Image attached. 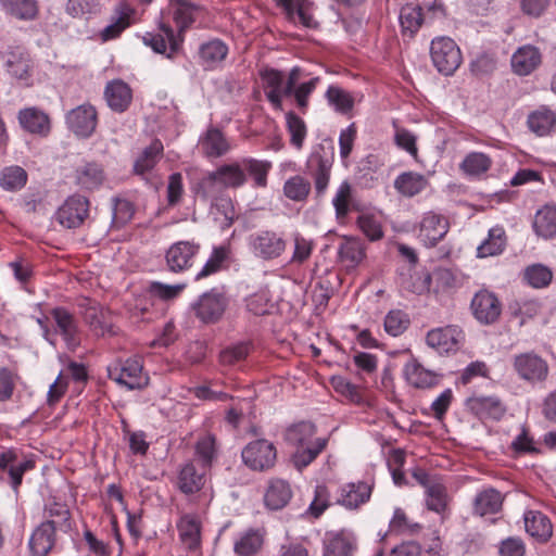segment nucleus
I'll use <instances>...</instances> for the list:
<instances>
[{
	"label": "nucleus",
	"mask_w": 556,
	"mask_h": 556,
	"mask_svg": "<svg viewBox=\"0 0 556 556\" xmlns=\"http://www.w3.org/2000/svg\"><path fill=\"white\" fill-rule=\"evenodd\" d=\"M198 11L199 7L188 0H170V13L177 30L168 23L160 22L156 31L142 36V42L153 52L174 61L182 51L185 33L195 22Z\"/></svg>",
	"instance_id": "f257e3e1"
},
{
	"label": "nucleus",
	"mask_w": 556,
	"mask_h": 556,
	"mask_svg": "<svg viewBox=\"0 0 556 556\" xmlns=\"http://www.w3.org/2000/svg\"><path fill=\"white\" fill-rule=\"evenodd\" d=\"M316 433L317 427L309 420H301L287 427L285 440L289 445L296 447L292 454L296 469L306 468L326 448L328 439L315 438Z\"/></svg>",
	"instance_id": "f03ea898"
},
{
	"label": "nucleus",
	"mask_w": 556,
	"mask_h": 556,
	"mask_svg": "<svg viewBox=\"0 0 556 556\" xmlns=\"http://www.w3.org/2000/svg\"><path fill=\"white\" fill-rule=\"evenodd\" d=\"M229 305V296L225 287H214L202 294L190 304L194 316L205 325L218 323Z\"/></svg>",
	"instance_id": "7ed1b4c3"
},
{
	"label": "nucleus",
	"mask_w": 556,
	"mask_h": 556,
	"mask_svg": "<svg viewBox=\"0 0 556 556\" xmlns=\"http://www.w3.org/2000/svg\"><path fill=\"white\" fill-rule=\"evenodd\" d=\"M37 456L26 453L23 448L11 446L0 451V471L8 473V482L12 490L18 491L23 477L36 468Z\"/></svg>",
	"instance_id": "20e7f679"
},
{
	"label": "nucleus",
	"mask_w": 556,
	"mask_h": 556,
	"mask_svg": "<svg viewBox=\"0 0 556 556\" xmlns=\"http://www.w3.org/2000/svg\"><path fill=\"white\" fill-rule=\"evenodd\" d=\"M248 248L258 260L269 262L279 258L287 250V240L281 232L263 229L251 233Z\"/></svg>",
	"instance_id": "39448f33"
},
{
	"label": "nucleus",
	"mask_w": 556,
	"mask_h": 556,
	"mask_svg": "<svg viewBox=\"0 0 556 556\" xmlns=\"http://www.w3.org/2000/svg\"><path fill=\"white\" fill-rule=\"evenodd\" d=\"M333 150L331 141L328 147L320 143L314 148L307 157L306 167L314 179L317 195H323L328 188L334 157Z\"/></svg>",
	"instance_id": "423d86ee"
},
{
	"label": "nucleus",
	"mask_w": 556,
	"mask_h": 556,
	"mask_svg": "<svg viewBox=\"0 0 556 556\" xmlns=\"http://www.w3.org/2000/svg\"><path fill=\"white\" fill-rule=\"evenodd\" d=\"M430 56L433 66L445 76L453 75L463 62L459 47L452 38L446 36L432 39Z\"/></svg>",
	"instance_id": "0eeeda50"
},
{
	"label": "nucleus",
	"mask_w": 556,
	"mask_h": 556,
	"mask_svg": "<svg viewBox=\"0 0 556 556\" xmlns=\"http://www.w3.org/2000/svg\"><path fill=\"white\" fill-rule=\"evenodd\" d=\"M243 464L253 471H267L277 460V450L273 442L256 439L249 442L241 451Z\"/></svg>",
	"instance_id": "6e6552de"
},
{
	"label": "nucleus",
	"mask_w": 556,
	"mask_h": 556,
	"mask_svg": "<svg viewBox=\"0 0 556 556\" xmlns=\"http://www.w3.org/2000/svg\"><path fill=\"white\" fill-rule=\"evenodd\" d=\"M5 72L24 86L31 85L34 61L25 47H9L2 53Z\"/></svg>",
	"instance_id": "1a4fd4ad"
},
{
	"label": "nucleus",
	"mask_w": 556,
	"mask_h": 556,
	"mask_svg": "<svg viewBox=\"0 0 556 556\" xmlns=\"http://www.w3.org/2000/svg\"><path fill=\"white\" fill-rule=\"evenodd\" d=\"M78 307L85 324L93 334L101 337L117 334L111 321V313L97 301L85 298L79 301Z\"/></svg>",
	"instance_id": "9d476101"
},
{
	"label": "nucleus",
	"mask_w": 556,
	"mask_h": 556,
	"mask_svg": "<svg viewBox=\"0 0 556 556\" xmlns=\"http://www.w3.org/2000/svg\"><path fill=\"white\" fill-rule=\"evenodd\" d=\"M89 207L88 198L78 193L72 194L56 210L54 219L66 229L79 228L89 216Z\"/></svg>",
	"instance_id": "9b49d317"
},
{
	"label": "nucleus",
	"mask_w": 556,
	"mask_h": 556,
	"mask_svg": "<svg viewBox=\"0 0 556 556\" xmlns=\"http://www.w3.org/2000/svg\"><path fill=\"white\" fill-rule=\"evenodd\" d=\"M466 412L479 420H501L506 414V406L502 400L495 395L483 396L472 394L464 403Z\"/></svg>",
	"instance_id": "f8f14e48"
},
{
	"label": "nucleus",
	"mask_w": 556,
	"mask_h": 556,
	"mask_svg": "<svg viewBox=\"0 0 556 556\" xmlns=\"http://www.w3.org/2000/svg\"><path fill=\"white\" fill-rule=\"evenodd\" d=\"M199 250L200 245L192 241L173 243L165 252L166 268L174 274H180L190 269Z\"/></svg>",
	"instance_id": "ddd939ff"
},
{
	"label": "nucleus",
	"mask_w": 556,
	"mask_h": 556,
	"mask_svg": "<svg viewBox=\"0 0 556 556\" xmlns=\"http://www.w3.org/2000/svg\"><path fill=\"white\" fill-rule=\"evenodd\" d=\"M55 324V333L60 334L70 351H75L81 342V333L75 316L65 307H55L51 311Z\"/></svg>",
	"instance_id": "4468645a"
},
{
	"label": "nucleus",
	"mask_w": 556,
	"mask_h": 556,
	"mask_svg": "<svg viewBox=\"0 0 556 556\" xmlns=\"http://www.w3.org/2000/svg\"><path fill=\"white\" fill-rule=\"evenodd\" d=\"M275 4L285 14L288 22L299 23L306 27L315 29L318 22L314 18V2L311 0H274Z\"/></svg>",
	"instance_id": "2eb2a0df"
},
{
	"label": "nucleus",
	"mask_w": 556,
	"mask_h": 556,
	"mask_svg": "<svg viewBox=\"0 0 556 556\" xmlns=\"http://www.w3.org/2000/svg\"><path fill=\"white\" fill-rule=\"evenodd\" d=\"M66 124L76 136L90 137L98 124L96 108L89 103L78 105L66 114Z\"/></svg>",
	"instance_id": "dca6fc26"
},
{
	"label": "nucleus",
	"mask_w": 556,
	"mask_h": 556,
	"mask_svg": "<svg viewBox=\"0 0 556 556\" xmlns=\"http://www.w3.org/2000/svg\"><path fill=\"white\" fill-rule=\"evenodd\" d=\"M45 520H52L53 528L63 533L74 530L76 523L66 501L59 495L49 496L43 505Z\"/></svg>",
	"instance_id": "f3484780"
},
{
	"label": "nucleus",
	"mask_w": 556,
	"mask_h": 556,
	"mask_svg": "<svg viewBox=\"0 0 556 556\" xmlns=\"http://www.w3.org/2000/svg\"><path fill=\"white\" fill-rule=\"evenodd\" d=\"M52 520H42L31 532L28 540L30 556H49L58 542V529L53 528Z\"/></svg>",
	"instance_id": "a211bd4d"
},
{
	"label": "nucleus",
	"mask_w": 556,
	"mask_h": 556,
	"mask_svg": "<svg viewBox=\"0 0 556 556\" xmlns=\"http://www.w3.org/2000/svg\"><path fill=\"white\" fill-rule=\"evenodd\" d=\"M448 228L450 224L444 215L430 211L420 220L418 237L426 247H434L445 237Z\"/></svg>",
	"instance_id": "6ab92c4d"
},
{
	"label": "nucleus",
	"mask_w": 556,
	"mask_h": 556,
	"mask_svg": "<svg viewBox=\"0 0 556 556\" xmlns=\"http://www.w3.org/2000/svg\"><path fill=\"white\" fill-rule=\"evenodd\" d=\"M470 307L475 318L484 325L495 323L502 312L500 300L488 290L478 291L471 300Z\"/></svg>",
	"instance_id": "aec40b11"
},
{
	"label": "nucleus",
	"mask_w": 556,
	"mask_h": 556,
	"mask_svg": "<svg viewBox=\"0 0 556 556\" xmlns=\"http://www.w3.org/2000/svg\"><path fill=\"white\" fill-rule=\"evenodd\" d=\"M513 365L519 378L527 381H543L548 374L547 363L533 352L516 355Z\"/></svg>",
	"instance_id": "412c9836"
},
{
	"label": "nucleus",
	"mask_w": 556,
	"mask_h": 556,
	"mask_svg": "<svg viewBox=\"0 0 556 556\" xmlns=\"http://www.w3.org/2000/svg\"><path fill=\"white\" fill-rule=\"evenodd\" d=\"M17 121L21 128L30 135L45 138L51 132L50 116L37 106H28L20 110Z\"/></svg>",
	"instance_id": "4be33fe9"
},
{
	"label": "nucleus",
	"mask_w": 556,
	"mask_h": 556,
	"mask_svg": "<svg viewBox=\"0 0 556 556\" xmlns=\"http://www.w3.org/2000/svg\"><path fill=\"white\" fill-rule=\"evenodd\" d=\"M258 75L268 102L275 110H282V98L286 97V76L283 72L273 67H264L260 71Z\"/></svg>",
	"instance_id": "5701e85b"
},
{
	"label": "nucleus",
	"mask_w": 556,
	"mask_h": 556,
	"mask_svg": "<svg viewBox=\"0 0 556 556\" xmlns=\"http://www.w3.org/2000/svg\"><path fill=\"white\" fill-rule=\"evenodd\" d=\"M163 150L164 147L162 141L154 139L147 148L142 150L134 163V174L140 176L141 179L150 186H154L151 172L161 160Z\"/></svg>",
	"instance_id": "b1692460"
},
{
	"label": "nucleus",
	"mask_w": 556,
	"mask_h": 556,
	"mask_svg": "<svg viewBox=\"0 0 556 556\" xmlns=\"http://www.w3.org/2000/svg\"><path fill=\"white\" fill-rule=\"evenodd\" d=\"M205 484V470L199 471L193 459H188L180 465L177 472L176 486L184 495L199 493Z\"/></svg>",
	"instance_id": "393cba45"
},
{
	"label": "nucleus",
	"mask_w": 556,
	"mask_h": 556,
	"mask_svg": "<svg viewBox=\"0 0 556 556\" xmlns=\"http://www.w3.org/2000/svg\"><path fill=\"white\" fill-rule=\"evenodd\" d=\"M527 534L539 544L547 543L553 535V525L549 517L540 510L528 509L523 513Z\"/></svg>",
	"instance_id": "a878e982"
},
{
	"label": "nucleus",
	"mask_w": 556,
	"mask_h": 556,
	"mask_svg": "<svg viewBox=\"0 0 556 556\" xmlns=\"http://www.w3.org/2000/svg\"><path fill=\"white\" fill-rule=\"evenodd\" d=\"M356 548L355 538L345 530L329 531L323 540V556H353Z\"/></svg>",
	"instance_id": "bb28decb"
},
{
	"label": "nucleus",
	"mask_w": 556,
	"mask_h": 556,
	"mask_svg": "<svg viewBox=\"0 0 556 556\" xmlns=\"http://www.w3.org/2000/svg\"><path fill=\"white\" fill-rule=\"evenodd\" d=\"M542 63L540 49L532 45L519 47L511 55L510 65L513 72L518 76L532 74Z\"/></svg>",
	"instance_id": "cd10ccee"
},
{
	"label": "nucleus",
	"mask_w": 556,
	"mask_h": 556,
	"mask_svg": "<svg viewBox=\"0 0 556 556\" xmlns=\"http://www.w3.org/2000/svg\"><path fill=\"white\" fill-rule=\"evenodd\" d=\"M135 10L126 2H121L114 9V15L111 22L100 33L99 38L102 42H108L121 37V35L131 25V17Z\"/></svg>",
	"instance_id": "c85d7f7f"
},
{
	"label": "nucleus",
	"mask_w": 556,
	"mask_h": 556,
	"mask_svg": "<svg viewBox=\"0 0 556 556\" xmlns=\"http://www.w3.org/2000/svg\"><path fill=\"white\" fill-rule=\"evenodd\" d=\"M338 401L344 404L374 407L376 397L366 384H331Z\"/></svg>",
	"instance_id": "c756f323"
},
{
	"label": "nucleus",
	"mask_w": 556,
	"mask_h": 556,
	"mask_svg": "<svg viewBox=\"0 0 556 556\" xmlns=\"http://www.w3.org/2000/svg\"><path fill=\"white\" fill-rule=\"evenodd\" d=\"M293 492L290 483L281 478H271L264 493V505L268 510L285 508L291 501Z\"/></svg>",
	"instance_id": "7c9ffc66"
},
{
	"label": "nucleus",
	"mask_w": 556,
	"mask_h": 556,
	"mask_svg": "<svg viewBox=\"0 0 556 556\" xmlns=\"http://www.w3.org/2000/svg\"><path fill=\"white\" fill-rule=\"evenodd\" d=\"M504 495L495 488L479 491L472 502V515L484 518L500 514L503 509Z\"/></svg>",
	"instance_id": "2f4dec72"
},
{
	"label": "nucleus",
	"mask_w": 556,
	"mask_h": 556,
	"mask_svg": "<svg viewBox=\"0 0 556 556\" xmlns=\"http://www.w3.org/2000/svg\"><path fill=\"white\" fill-rule=\"evenodd\" d=\"M462 339V330L457 327L447 326L432 329L427 333V343L439 353H448L456 350Z\"/></svg>",
	"instance_id": "473e14b6"
},
{
	"label": "nucleus",
	"mask_w": 556,
	"mask_h": 556,
	"mask_svg": "<svg viewBox=\"0 0 556 556\" xmlns=\"http://www.w3.org/2000/svg\"><path fill=\"white\" fill-rule=\"evenodd\" d=\"M104 97L108 105L117 113L125 112L132 101V90L125 81L115 79L108 83Z\"/></svg>",
	"instance_id": "72a5a7b5"
},
{
	"label": "nucleus",
	"mask_w": 556,
	"mask_h": 556,
	"mask_svg": "<svg viewBox=\"0 0 556 556\" xmlns=\"http://www.w3.org/2000/svg\"><path fill=\"white\" fill-rule=\"evenodd\" d=\"M265 530L249 528L239 534L233 543L237 556H255L262 549L265 541Z\"/></svg>",
	"instance_id": "f704fd0d"
},
{
	"label": "nucleus",
	"mask_w": 556,
	"mask_h": 556,
	"mask_svg": "<svg viewBox=\"0 0 556 556\" xmlns=\"http://www.w3.org/2000/svg\"><path fill=\"white\" fill-rule=\"evenodd\" d=\"M105 180L103 167L96 162H87L75 170V184L83 190L99 189Z\"/></svg>",
	"instance_id": "c9c22d12"
},
{
	"label": "nucleus",
	"mask_w": 556,
	"mask_h": 556,
	"mask_svg": "<svg viewBox=\"0 0 556 556\" xmlns=\"http://www.w3.org/2000/svg\"><path fill=\"white\" fill-rule=\"evenodd\" d=\"M527 126L539 137L547 136L556 126V113L547 105H540L528 114Z\"/></svg>",
	"instance_id": "e433bc0d"
},
{
	"label": "nucleus",
	"mask_w": 556,
	"mask_h": 556,
	"mask_svg": "<svg viewBox=\"0 0 556 556\" xmlns=\"http://www.w3.org/2000/svg\"><path fill=\"white\" fill-rule=\"evenodd\" d=\"M142 369L141 358L137 356L114 361L106 368L109 379L114 382H127L128 379L138 378Z\"/></svg>",
	"instance_id": "4c0bfd02"
},
{
	"label": "nucleus",
	"mask_w": 556,
	"mask_h": 556,
	"mask_svg": "<svg viewBox=\"0 0 556 556\" xmlns=\"http://www.w3.org/2000/svg\"><path fill=\"white\" fill-rule=\"evenodd\" d=\"M177 530L180 541L187 549L194 552L201 547V522L195 516L186 514L177 521Z\"/></svg>",
	"instance_id": "58836bf2"
},
{
	"label": "nucleus",
	"mask_w": 556,
	"mask_h": 556,
	"mask_svg": "<svg viewBox=\"0 0 556 556\" xmlns=\"http://www.w3.org/2000/svg\"><path fill=\"white\" fill-rule=\"evenodd\" d=\"M228 46L220 39L203 42L199 48L200 64L204 70L216 68L227 56Z\"/></svg>",
	"instance_id": "ea45409f"
},
{
	"label": "nucleus",
	"mask_w": 556,
	"mask_h": 556,
	"mask_svg": "<svg viewBox=\"0 0 556 556\" xmlns=\"http://www.w3.org/2000/svg\"><path fill=\"white\" fill-rule=\"evenodd\" d=\"M429 186L427 177L416 172L401 173L394 180V189L403 197L413 198Z\"/></svg>",
	"instance_id": "a19ab883"
},
{
	"label": "nucleus",
	"mask_w": 556,
	"mask_h": 556,
	"mask_svg": "<svg viewBox=\"0 0 556 556\" xmlns=\"http://www.w3.org/2000/svg\"><path fill=\"white\" fill-rule=\"evenodd\" d=\"M218 457V446L216 437L213 433H206L198 438L194 444V459L202 469H211Z\"/></svg>",
	"instance_id": "79ce46f5"
},
{
	"label": "nucleus",
	"mask_w": 556,
	"mask_h": 556,
	"mask_svg": "<svg viewBox=\"0 0 556 556\" xmlns=\"http://www.w3.org/2000/svg\"><path fill=\"white\" fill-rule=\"evenodd\" d=\"M200 148L205 156L219 157L229 151L230 146L219 129L211 127L201 137Z\"/></svg>",
	"instance_id": "37998d69"
},
{
	"label": "nucleus",
	"mask_w": 556,
	"mask_h": 556,
	"mask_svg": "<svg viewBox=\"0 0 556 556\" xmlns=\"http://www.w3.org/2000/svg\"><path fill=\"white\" fill-rule=\"evenodd\" d=\"M365 247L359 239L344 238L338 249L339 261L348 269L356 268L364 260Z\"/></svg>",
	"instance_id": "c03bdc74"
},
{
	"label": "nucleus",
	"mask_w": 556,
	"mask_h": 556,
	"mask_svg": "<svg viewBox=\"0 0 556 556\" xmlns=\"http://www.w3.org/2000/svg\"><path fill=\"white\" fill-rule=\"evenodd\" d=\"M399 18L402 34L413 38L425 22L424 8L418 3H406L401 8Z\"/></svg>",
	"instance_id": "a18cd8bd"
},
{
	"label": "nucleus",
	"mask_w": 556,
	"mask_h": 556,
	"mask_svg": "<svg viewBox=\"0 0 556 556\" xmlns=\"http://www.w3.org/2000/svg\"><path fill=\"white\" fill-rule=\"evenodd\" d=\"M507 244V236L502 226L492 227L486 239L477 248V256L480 258L496 256L504 252Z\"/></svg>",
	"instance_id": "49530a36"
},
{
	"label": "nucleus",
	"mask_w": 556,
	"mask_h": 556,
	"mask_svg": "<svg viewBox=\"0 0 556 556\" xmlns=\"http://www.w3.org/2000/svg\"><path fill=\"white\" fill-rule=\"evenodd\" d=\"M492 159L482 152L468 153L459 164L460 170L468 177L481 178L492 167Z\"/></svg>",
	"instance_id": "de8ad7c7"
},
{
	"label": "nucleus",
	"mask_w": 556,
	"mask_h": 556,
	"mask_svg": "<svg viewBox=\"0 0 556 556\" xmlns=\"http://www.w3.org/2000/svg\"><path fill=\"white\" fill-rule=\"evenodd\" d=\"M2 10L21 21H33L39 13L37 0H0Z\"/></svg>",
	"instance_id": "09e8293b"
},
{
	"label": "nucleus",
	"mask_w": 556,
	"mask_h": 556,
	"mask_svg": "<svg viewBox=\"0 0 556 556\" xmlns=\"http://www.w3.org/2000/svg\"><path fill=\"white\" fill-rule=\"evenodd\" d=\"M349 490L343 489L339 504L349 509L357 508L362 504L369 501L372 486L366 482L349 483Z\"/></svg>",
	"instance_id": "8fccbe9b"
},
{
	"label": "nucleus",
	"mask_w": 556,
	"mask_h": 556,
	"mask_svg": "<svg viewBox=\"0 0 556 556\" xmlns=\"http://www.w3.org/2000/svg\"><path fill=\"white\" fill-rule=\"evenodd\" d=\"M533 229L542 238L548 239L556 235V206L544 205L534 216Z\"/></svg>",
	"instance_id": "3c124183"
},
{
	"label": "nucleus",
	"mask_w": 556,
	"mask_h": 556,
	"mask_svg": "<svg viewBox=\"0 0 556 556\" xmlns=\"http://www.w3.org/2000/svg\"><path fill=\"white\" fill-rule=\"evenodd\" d=\"M252 341H239L226 346L219 353V361L225 366H237L244 362L253 351Z\"/></svg>",
	"instance_id": "603ef678"
},
{
	"label": "nucleus",
	"mask_w": 556,
	"mask_h": 556,
	"mask_svg": "<svg viewBox=\"0 0 556 556\" xmlns=\"http://www.w3.org/2000/svg\"><path fill=\"white\" fill-rule=\"evenodd\" d=\"M217 179L224 189L239 188L247 181V175L243 173L241 163L224 164L214 170Z\"/></svg>",
	"instance_id": "864d4df0"
},
{
	"label": "nucleus",
	"mask_w": 556,
	"mask_h": 556,
	"mask_svg": "<svg viewBox=\"0 0 556 556\" xmlns=\"http://www.w3.org/2000/svg\"><path fill=\"white\" fill-rule=\"evenodd\" d=\"M27 180V172L18 165L5 166L0 172V187L5 191H18L25 187Z\"/></svg>",
	"instance_id": "5fc2aeb1"
},
{
	"label": "nucleus",
	"mask_w": 556,
	"mask_h": 556,
	"mask_svg": "<svg viewBox=\"0 0 556 556\" xmlns=\"http://www.w3.org/2000/svg\"><path fill=\"white\" fill-rule=\"evenodd\" d=\"M102 11L99 0H67L65 12L73 18L90 20Z\"/></svg>",
	"instance_id": "6e6d98bb"
},
{
	"label": "nucleus",
	"mask_w": 556,
	"mask_h": 556,
	"mask_svg": "<svg viewBox=\"0 0 556 556\" xmlns=\"http://www.w3.org/2000/svg\"><path fill=\"white\" fill-rule=\"evenodd\" d=\"M326 100L336 112L342 115H350L354 108L352 94L339 86L331 85L325 93Z\"/></svg>",
	"instance_id": "4d7b16f0"
},
{
	"label": "nucleus",
	"mask_w": 556,
	"mask_h": 556,
	"mask_svg": "<svg viewBox=\"0 0 556 556\" xmlns=\"http://www.w3.org/2000/svg\"><path fill=\"white\" fill-rule=\"evenodd\" d=\"M241 166L243 173L253 179L255 187L265 188L267 186V176L271 168L270 162L248 157L241 161Z\"/></svg>",
	"instance_id": "13d9d810"
},
{
	"label": "nucleus",
	"mask_w": 556,
	"mask_h": 556,
	"mask_svg": "<svg viewBox=\"0 0 556 556\" xmlns=\"http://www.w3.org/2000/svg\"><path fill=\"white\" fill-rule=\"evenodd\" d=\"M311 190V182L301 175L288 178L282 188L285 197L294 202H305Z\"/></svg>",
	"instance_id": "bf43d9fd"
},
{
	"label": "nucleus",
	"mask_w": 556,
	"mask_h": 556,
	"mask_svg": "<svg viewBox=\"0 0 556 556\" xmlns=\"http://www.w3.org/2000/svg\"><path fill=\"white\" fill-rule=\"evenodd\" d=\"M426 506L434 513H443L447 507V490L445 484L440 480L432 483L425 490Z\"/></svg>",
	"instance_id": "052dcab7"
},
{
	"label": "nucleus",
	"mask_w": 556,
	"mask_h": 556,
	"mask_svg": "<svg viewBox=\"0 0 556 556\" xmlns=\"http://www.w3.org/2000/svg\"><path fill=\"white\" fill-rule=\"evenodd\" d=\"M431 275L427 270H414L402 277L401 287L415 294L428 292L431 287Z\"/></svg>",
	"instance_id": "680f3d73"
},
{
	"label": "nucleus",
	"mask_w": 556,
	"mask_h": 556,
	"mask_svg": "<svg viewBox=\"0 0 556 556\" xmlns=\"http://www.w3.org/2000/svg\"><path fill=\"white\" fill-rule=\"evenodd\" d=\"M287 130L290 134V143L298 150H301L307 135L305 122L290 111L286 114Z\"/></svg>",
	"instance_id": "e2e57ef3"
},
{
	"label": "nucleus",
	"mask_w": 556,
	"mask_h": 556,
	"mask_svg": "<svg viewBox=\"0 0 556 556\" xmlns=\"http://www.w3.org/2000/svg\"><path fill=\"white\" fill-rule=\"evenodd\" d=\"M293 253L289 263L292 265H303L311 258L315 243L312 239L305 238L299 232L293 233Z\"/></svg>",
	"instance_id": "0e129e2a"
},
{
	"label": "nucleus",
	"mask_w": 556,
	"mask_h": 556,
	"mask_svg": "<svg viewBox=\"0 0 556 556\" xmlns=\"http://www.w3.org/2000/svg\"><path fill=\"white\" fill-rule=\"evenodd\" d=\"M224 191L214 172L208 173L195 186L194 192L204 201H213Z\"/></svg>",
	"instance_id": "69168bd1"
},
{
	"label": "nucleus",
	"mask_w": 556,
	"mask_h": 556,
	"mask_svg": "<svg viewBox=\"0 0 556 556\" xmlns=\"http://www.w3.org/2000/svg\"><path fill=\"white\" fill-rule=\"evenodd\" d=\"M523 278L531 287L541 289L551 283L553 273L548 267L542 264H533L525 269Z\"/></svg>",
	"instance_id": "338daca9"
},
{
	"label": "nucleus",
	"mask_w": 556,
	"mask_h": 556,
	"mask_svg": "<svg viewBox=\"0 0 556 556\" xmlns=\"http://www.w3.org/2000/svg\"><path fill=\"white\" fill-rule=\"evenodd\" d=\"M408 315L401 309H391L384 317L383 327L388 334L397 337L409 326Z\"/></svg>",
	"instance_id": "774afa93"
}]
</instances>
